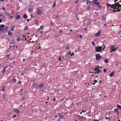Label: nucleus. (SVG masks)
<instances>
[{"label":"nucleus","instance_id":"nucleus-1","mask_svg":"<svg viewBox=\"0 0 121 121\" xmlns=\"http://www.w3.org/2000/svg\"><path fill=\"white\" fill-rule=\"evenodd\" d=\"M112 7L114 9L116 10H115V11L119 12L121 9V5L119 4V2L115 3L114 5L113 4Z\"/></svg>","mask_w":121,"mask_h":121},{"label":"nucleus","instance_id":"nucleus-2","mask_svg":"<svg viewBox=\"0 0 121 121\" xmlns=\"http://www.w3.org/2000/svg\"><path fill=\"white\" fill-rule=\"evenodd\" d=\"M93 4H92V5L95 4L96 5L98 6L100 9H101V5H100V3L97 2V0H93L92 1Z\"/></svg>","mask_w":121,"mask_h":121},{"label":"nucleus","instance_id":"nucleus-3","mask_svg":"<svg viewBox=\"0 0 121 121\" xmlns=\"http://www.w3.org/2000/svg\"><path fill=\"white\" fill-rule=\"evenodd\" d=\"M100 68V69H101V67L98 66L97 67H95L94 69V70L95 72H94V73H99L100 72V70L99 69Z\"/></svg>","mask_w":121,"mask_h":121},{"label":"nucleus","instance_id":"nucleus-4","mask_svg":"<svg viewBox=\"0 0 121 121\" xmlns=\"http://www.w3.org/2000/svg\"><path fill=\"white\" fill-rule=\"evenodd\" d=\"M102 57V56H101L99 53H97L96 55V58L97 60H99Z\"/></svg>","mask_w":121,"mask_h":121},{"label":"nucleus","instance_id":"nucleus-5","mask_svg":"<svg viewBox=\"0 0 121 121\" xmlns=\"http://www.w3.org/2000/svg\"><path fill=\"white\" fill-rule=\"evenodd\" d=\"M37 14L38 15H41L42 12V10L37 9Z\"/></svg>","mask_w":121,"mask_h":121},{"label":"nucleus","instance_id":"nucleus-6","mask_svg":"<svg viewBox=\"0 0 121 121\" xmlns=\"http://www.w3.org/2000/svg\"><path fill=\"white\" fill-rule=\"evenodd\" d=\"M111 49L114 52L115 51L117 50V48H115L114 46H111Z\"/></svg>","mask_w":121,"mask_h":121},{"label":"nucleus","instance_id":"nucleus-7","mask_svg":"<svg viewBox=\"0 0 121 121\" xmlns=\"http://www.w3.org/2000/svg\"><path fill=\"white\" fill-rule=\"evenodd\" d=\"M44 84L43 83H41L40 84H39L37 85V87L39 88H42L44 86Z\"/></svg>","mask_w":121,"mask_h":121},{"label":"nucleus","instance_id":"nucleus-8","mask_svg":"<svg viewBox=\"0 0 121 121\" xmlns=\"http://www.w3.org/2000/svg\"><path fill=\"white\" fill-rule=\"evenodd\" d=\"M4 27V25H0V31L1 32H2L3 31V30H4V29L3 28Z\"/></svg>","mask_w":121,"mask_h":121},{"label":"nucleus","instance_id":"nucleus-9","mask_svg":"<svg viewBox=\"0 0 121 121\" xmlns=\"http://www.w3.org/2000/svg\"><path fill=\"white\" fill-rule=\"evenodd\" d=\"M95 48L96 50V52H100L101 51H102L101 50L100 48L99 47V46H98L97 47H95Z\"/></svg>","mask_w":121,"mask_h":121},{"label":"nucleus","instance_id":"nucleus-10","mask_svg":"<svg viewBox=\"0 0 121 121\" xmlns=\"http://www.w3.org/2000/svg\"><path fill=\"white\" fill-rule=\"evenodd\" d=\"M13 110L15 112H16L17 114H18L19 113V110H18L17 109L15 108H13Z\"/></svg>","mask_w":121,"mask_h":121},{"label":"nucleus","instance_id":"nucleus-11","mask_svg":"<svg viewBox=\"0 0 121 121\" xmlns=\"http://www.w3.org/2000/svg\"><path fill=\"white\" fill-rule=\"evenodd\" d=\"M102 20L103 21H105L106 18L103 15L101 16Z\"/></svg>","mask_w":121,"mask_h":121},{"label":"nucleus","instance_id":"nucleus-12","mask_svg":"<svg viewBox=\"0 0 121 121\" xmlns=\"http://www.w3.org/2000/svg\"><path fill=\"white\" fill-rule=\"evenodd\" d=\"M93 20L91 19H89L88 20V23L89 24H91V23L92 21Z\"/></svg>","mask_w":121,"mask_h":121},{"label":"nucleus","instance_id":"nucleus-13","mask_svg":"<svg viewBox=\"0 0 121 121\" xmlns=\"http://www.w3.org/2000/svg\"><path fill=\"white\" fill-rule=\"evenodd\" d=\"M100 31H99L98 32L95 33V35L96 36H98L100 35Z\"/></svg>","mask_w":121,"mask_h":121},{"label":"nucleus","instance_id":"nucleus-14","mask_svg":"<svg viewBox=\"0 0 121 121\" xmlns=\"http://www.w3.org/2000/svg\"><path fill=\"white\" fill-rule=\"evenodd\" d=\"M113 5V4L111 5V4L107 3V6H108V7L110 6L111 8H112L113 7H112V5Z\"/></svg>","mask_w":121,"mask_h":121},{"label":"nucleus","instance_id":"nucleus-15","mask_svg":"<svg viewBox=\"0 0 121 121\" xmlns=\"http://www.w3.org/2000/svg\"><path fill=\"white\" fill-rule=\"evenodd\" d=\"M20 16L18 15H17L15 17V19H18L20 18Z\"/></svg>","mask_w":121,"mask_h":121},{"label":"nucleus","instance_id":"nucleus-16","mask_svg":"<svg viewBox=\"0 0 121 121\" xmlns=\"http://www.w3.org/2000/svg\"><path fill=\"white\" fill-rule=\"evenodd\" d=\"M92 3V2L91 1H88L86 3V4L88 5H89L90 4V3Z\"/></svg>","mask_w":121,"mask_h":121},{"label":"nucleus","instance_id":"nucleus-17","mask_svg":"<svg viewBox=\"0 0 121 121\" xmlns=\"http://www.w3.org/2000/svg\"><path fill=\"white\" fill-rule=\"evenodd\" d=\"M23 17L25 19H26L27 17V16L26 14H24L23 16Z\"/></svg>","mask_w":121,"mask_h":121},{"label":"nucleus","instance_id":"nucleus-18","mask_svg":"<svg viewBox=\"0 0 121 121\" xmlns=\"http://www.w3.org/2000/svg\"><path fill=\"white\" fill-rule=\"evenodd\" d=\"M114 72H113L111 73L109 76L110 77H111L113 75L114 73Z\"/></svg>","mask_w":121,"mask_h":121},{"label":"nucleus","instance_id":"nucleus-19","mask_svg":"<svg viewBox=\"0 0 121 121\" xmlns=\"http://www.w3.org/2000/svg\"><path fill=\"white\" fill-rule=\"evenodd\" d=\"M104 62L106 63H107L108 62V58H106L105 59L104 61Z\"/></svg>","mask_w":121,"mask_h":121},{"label":"nucleus","instance_id":"nucleus-20","mask_svg":"<svg viewBox=\"0 0 121 121\" xmlns=\"http://www.w3.org/2000/svg\"><path fill=\"white\" fill-rule=\"evenodd\" d=\"M118 108H115L114 109V111L115 112H117L118 113Z\"/></svg>","mask_w":121,"mask_h":121},{"label":"nucleus","instance_id":"nucleus-21","mask_svg":"<svg viewBox=\"0 0 121 121\" xmlns=\"http://www.w3.org/2000/svg\"><path fill=\"white\" fill-rule=\"evenodd\" d=\"M6 15L7 16H9L11 15V14L10 13H9L8 12H7L6 13Z\"/></svg>","mask_w":121,"mask_h":121},{"label":"nucleus","instance_id":"nucleus-22","mask_svg":"<svg viewBox=\"0 0 121 121\" xmlns=\"http://www.w3.org/2000/svg\"><path fill=\"white\" fill-rule=\"evenodd\" d=\"M28 29V28L27 26H26L24 29V30H27Z\"/></svg>","mask_w":121,"mask_h":121},{"label":"nucleus","instance_id":"nucleus-23","mask_svg":"<svg viewBox=\"0 0 121 121\" xmlns=\"http://www.w3.org/2000/svg\"><path fill=\"white\" fill-rule=\"evenodd\" d=\"M5 68H3V70L2 71H1V73H4L5 72Z\"/></svg>","mask_w":121,"mask_h":121},{"label":"nucleus","instance_id":"nucleus-24","mask_svg":"<svg viewBox=\"0 0 121 121\" xmlns=\"http://www.w3.org/2000/svg\"><path fill=\"white\" fill-rule=\"evenodd\" d=\"M15 27L14 26H13L11 27V31H13L14 30L13 28Z\"/></svg>","mask_w":121,"mask_h":121},{"label":"nucleus","instance_id":"nucleus-25","mask_svg":"<svg viewBox=\"0 0 121 121\" xmlns=\"http://www.w3.org/2000/svg\"><path fill=\"white\" fill-rule=\"evenodd\" d=\"M70 48V47L69 46H66L65 47V48L66 49L69 50Z\"/></svg>","mask_w":121,"mask_h":121},{"label":"nucleus","instance_id":"nucleus-26","mask_svg":"<svg viewBox=\"0 0 121 121\" xmlns=\"http://www.w3.org/2000/svg\"><path fill=\"white\" fill-rule=\"evenodd\" d=\"M64 117V116L61 115H59V117L61 119H62L63 118V117Z\"/></svg>","mask_w":121,"mask_h":121},{"label":"nucleus","instance_id":"nucleus-27","mask_svg":"<svg viewBox=\"0 0 121 121\" xmlns=\"http://www.w3.org/2000/svg\"><path fill=\"white\" fill-rule=\"evenodd\" d=\"M12 33L10 31H9L8 34L9 35H11L12 34Z\"/></svg>","mask_w":121,"mask_h":121},{"label":"nucleus","instance_id":"nucleus-28","mask_svg":"<svg viewBox=\"0 0 121 121\" xmlns=\"http://www.w3.org/2000/svg\"><path fill=\"white\" fill-rule=\"evenodd\" d=\"M99 47L100 48V49L101 51H103L104 50L103 47L102 46H99Z\"/></svg>","mask_w":121,"mask_h":121},{"label":"nucleus","instance_id":"nucleus-29","mask_svg":"<svg viewBox=\"0 0 121 121\" xmlns=\"http://www.w3.org/2000/svg\"><path fill=\"white\" fill-rule=\"evenodd\" d=\"M16 81V80L15 79H13V82H15Z\"/></svg>","mask_w":121,"mask_h":121},{"label":"nucleus","instance_id":"nucleus-30","mask_svg":"<svg viewBox=\"0 0 121 121\" xmlns=\"http://www.w3.org/2000/svg\"><path fill=\"white\" fill-rule=\"evenodd\" d=\"M117 107L120 109H121V106L119 105H117Z\"/></svg>","mask_w":121,"mask_h":121},{"label":"nucleus","instance_id":"nucleus-31","mask_svg":"<svg viewBox=\"0 0 121 121\" xmlns=\"http://www.w3.org/2000/svg\"><path fill=\"white\" fill-rule=\"evenodd\" d=\"M32 10V9L31 8L29 9H28L29 11V12H31V11Z\"/></svg>","mask_w":121,"mask_h":121},{"label":"nucleus","instance_id":"nucleus-32","mask_svg":"<svg viewBox=\"0 0 121 121\" xmlns=\"http://www.w3.org/2000/svg\"><path fill=\"white\" fill-rule=\"evenodd\" d=\"M56 1H55V2H54V4H53V7H55V6H56Z\"/></svg>","mask_w":121,"mask_h":121},{"label":"nucleus","instance_id":"nucleus-33","mask_svg":"<svg viewBox=\"0 0 121 121\" xmlns=\"http://www.w3.org/2000/svg\"><path fill=\"white\" fill-rule=\"evenodd\" d=\"M20 40V38H17V41H18Z\"/></svg>","mask_w":121,"mask_h":121},{"label":"nucleus","instance_id":"nucleus-34","mask_svg":"<svg viewBox=\"0 0 121 121\" xmlns=\"http://www.w3.org/2000/svg\"><path fill=\"white\" fill-rule=\"evenodd\" d=\"M60 17V16L59 15H57L56 16V18H57V19L59 20V19L58 18V17Z\"/></svg>","mask_w":121,"mask_h":121},{"label":"nucleus","instance_id":"nucleus-35","mask_svg":"<svg viewBox=\"0 0 121 121\" xmlns=\"http://www.w3.org/2000/svg\"><path fill=\"white\" fill-rule=\"evenodd\" d=\"M103 71L104 72L106 73L107 71V69H104Z\"/></svg>","mask_w":121,"mask_h":121},{"label":"nucleus","instance_id":"nucleus-36","mask_svg":"<svg viewBox=\"0 0 121 121\" xmlns=\"http://www.w3.org/2000/svg\"><path fill=\"white\" fill-rule=\"evenodd\" d=\"M58 60L60 61L61 60V56H60L59 57V59H58Z\"/></svg>","mask_w":121,"mask_h":121},{"label":"nucleus","instance_id":"nucleus-37","mask_svg":"<svg viewBox=\"0 0 121 121\" xmlns=\"http://www.w3.org/2000/svg\"><path fill=\"white\" fill-rule=\"evenodd\" d=\"M76 18L78 20H79V17L77 16H77H76Z\"/></svg>","mask_w":121,"mask_h":121},{"label":"nucleus","instance_id":"nucleus-38","mask_svg":"<svg viewBox=\"0 0 121 121\" xmlns=\"http://www.w3.org/2000/svg\"><path fill=\"white\" fill-rule=\"evenodd\" d=\"M90 6H88L87 7V9L88 10H89L90 9Z\"/></svg>","mask_w":121,"mask_h":121},{"label":"nucleus","instance_id":"nucleus-39","mask_svg":"<svg viewBox=\"0 0 121 121\" xmlns=\"http://www.w3.org/2000/svg\"><path fill=\"white\" fill-rule=\"evenodd\" d=\"M5 29H6V31H7L8 30V27L7 26H6L5 27Z\"/></svg>","mask_w":121,"mask_h":121},{"label":"nucleus","instance_id":"nucleus-40","mask_svg":"<svg viewBox=\"0 0 121 121\" xmlns=\"http://www.w3.org/2000/svg\"><path fill=\"white\" fill-rule=\"evenodd\" d=\"M4 87H3L2 88V89L1 90H3V91H4Z\"/></svg>","mask_w":121,"mask_h":121},{"label":"nucleus","instance_id":"nucleus-41","mask_svg":"<svg viewBox=\"0 0 121 121\" xmlns=\"http://www.w3.org/2000/svg\"><path fill=\"white\" fill-rule=\"evenodd\" d=\"M13 16H11L9 18L10 19H11L13 17Z\"/></svg>","mask_w":121,"mask_h":121},{"label":"nucleus","instance_id":"nucleus-42","mask_svg":"<svg viewBox=\"0 0 121 121\" xmlns=\"http://www.w3.org/2000/svg\"><path fill=\"white\" fill-rule=\"evenodd\" d=\"M92 43L93 45H95V43L94 41H93L92 42Z\"/></svg>","mask_w":121,"mask_h":121},{"label":"nucleus","instance_id":"nucleus-43","mask_svg":"<svg viewBox=\"0 0 121 121\" xmlns=\"http://www.w3.org/2000/svg\"><path fill=\"white\" fill-rule=\"evenodd\" d=\"M54 24V23L52 22H51V25H53Z\"/></svg>","mask_w":121,"mask_h":121},{"label":"nucleus","instance_id":"nucleus-44","mask_svg":"<svg viewBox=\"0 0 121 121\" xmlns=\"http://www.w3.org/2000/svg\"><path fill=\"white\" fill-rule=\"evenodd\" d=\"M86 110H83L82 111V112H86Z\"/></svg>","mask_w":121,"mask_h":121},{"label":"nucleus","instance_id":"nucleus-45","mask_svg":"<svg viewBox=\"0 0 121 121\" xmlns=\"http://www.w3.org/2000/svg\"><path fill=\"white\" fill-rule=\"evenodd\" d=\"M43 25L41 26L40 27L42 29H43Z\"/></svg>","mask_w":121,"mask_h":121},{"label":"nucleus","instance_id":"nucleus-46","mask_svg":"<svg viewBox=\"0 0 121 121\" xmlns=\"http://www.w3.org/2000/svg\"><path fill=\"white\" fill-rule=\"evenodd\" d=\"M7 67H8V65H6V66H5V67H4L3 68H5V69H6L7 68Z\"/></svg>","mask_w":121,"mask_h":121},{"label":"nucleus","instance_id":"nucleus-47","mask_svg":"<svg viewBox=\"0 0 121 121\" xmlns=\"http://www.w3.org/2000/svg\"><path fill=\"white\" fill-rule=\"evenodd\" d=\"M25 98L23 97L22 98V101L23 100L25 99Z\"/></svg>","mask_w":121,"mask_h":121},{"label":"nucleus","instance_id":"nucleus-48","mask_svg":"<svg viewBox=\"0 0 121 121\" xmlns=\"http://www.w3.org/2000/svg\"><path fill=\"white\" fill-rule=\"evenodd\" d=\"M97 82V81L96 80H95L94 81V82L95 83H96Z\"/></svg>","mask_w":121,"mask_h":121},{"label":"nucleus","instance_id":"nucleus-49","mask_svg":"<svg viewBox=\"0 0 121 121\" xmlns=\"http://www.w3.org/2000/svg\"><path fill=\"white\" fill-rule=\"evenodd\" d=\"M62 32H63L61 30H60L59 31V32H60V33H62Z\"/></svg>","mask_w":121,"mask_h":121},{"label":"nucleus","instance_id":"nucleus-50","mask_svg":"<svg viewBox=\"0 0 121 121\" xmlns=\"http://www.w3.org/2000/svg\"><path fill=\"white\" fill-rule=\"evenodd\" d=\"M21 75L22 76L23 75L24 73L23 72H22L21 73Z\"/></svg>","mask_w":121,"mask_h":121},{"label":"nucleus","instance_id":"nucleus-51","mask_svg":"<svg viewBox=\"0 0 121 121\" xmlns=\"http://www.w3.org/2000/svg\"><path fill=\"white\" fill-rule=\"evenodd\" d=\"M16 116V115H15L13 116V117L14 118Z\"/></svg>","mask_w":121,"mask_h":121},{"label":"nucleus","instance_id":"nucleus-52","mask_svg":"<svg viewBox=\"0 0 121 121\" xmlns=\"http://www.w3.org/2000/svg\"><path fill=\"white\" fill-rule=\"evenodd\" d=\"M41 30V29L40 28H39L38 29V31L39 32V30Z\"/></svg>","mask_w":121,"mask_h":121},{"label":"nucleus","instance_id":"nucleus-53","mask_svg":"<svg viewBox=\"0 0 121 121\" xmlns=\"http://www.w3.org/2000/svg\"><path fill=\"white\" fill-rule=\"evenodd\" d=\"M26 36V35H23L22 36L23 38H24L25 37V36Z\"/></svg>","mask_w":121,"mask_h":121},{"label":"nucleus","instance_id":"nucleus-54","mask_svg":"<svg viewBox=\"0 0 121 121\" xmlns=\"http://www.w3.org/2000/svg\"><path fill=\"white\" fill-rule=\"evenodd\" d=\"M103 46H104V47H103L104 49L105 48V45H104Z\"/></svg>","mask_w":121,"mask_h":121},{"label":"nucleus","instance_id":"nucleus-55","mask_svg":"<svg viewBox=\"0 0 121 121\" xmlns=\"http://www.w3.org/2000/svg\"><path fill=\"white\" fill-rule=\"evenodd\" d=\"M74 52H73V53H72V55H70V56H72V55H74Z\"/></svg>","mask_w":121,"mask_h":121},{"label":"nucleus","instance_id":"nucleus-56","mask_svg":"<svg viewBox=\"0 0 121 121\" xmlns=\"http://www.w3.org/2000/svg\"><path fill=\"white\" fill-rule=\"evenodd\" d=\"M99 120H95L94 121H99Z\"/></svg>","mask_w":121,"mask_h":121},{"label":"nucleus","instance_id":"nucleus-57","mask_svg":"<svg viewBox=\"0 0 121 121\" xmlns=\"http://www.w3.org/2000/svg\"><path fill=\"white\" fill-rule=\"evenodd\" d=\"M40 32L41 34H43V32L42 31H40Z\"/></svg>","mask_w":121,"mask_h":121},{"label":"nucleus","instance_id":"nucleus-58","mask_svg":"<svg viewBox=\"0 0 121 121\" xmlns=\"http://www.w3.org/2000/svg\"><path fill=\"white\" fill-rule=\"evenodd\" d=\"M18 83H19L20 84H21V82L20 81H19Z\"/></svg>","mask_w":121,"mask_h":121},{"label":"nucleus","instance_id":"nucleus-59","mask_svg":"<svg viewBox=\"0 0 121 121\" xmlns=\"http://www.w3.org/2000/svg\"><path fill=\"white\" fill-rule=\"evenodd\" d=\"M27 21L28 22H29L30 21V20L29 19H27Z\"/></svg>","mask_w":121,"mask_h":121},{"label":"nucleus","instance_id":"nucleus-60","mask_svg":"<svg viewBox=\"0 0 121 121\" xmlns=\"http://www.w3.org/2000/svg\"><path fill=\"white\" fill-rule=\"evenodd\" d=\"M82 35H80V38H82Z\"/></svg>","mask_w":121,"mask_h":121},{"label":"nucleus","instance_id":"nucleus-61","mask_svg":"<svg viewBox=\"0 0 121 121\" xmlns=\"http://www.w3.org/2000/svg\"><path fill=\"white\" fill-rule=\"evenodd\" d=\"M58 117V116L57 115H56L55 116V118H57Z\"/></svg>","mask_w":121,"mask_h":121},{"label":"nucleus","instance_id":"nucleus-62","mask_svg":"<svg viewBox=\"0 0 121 121\" xmlns=\"http://www.w3.org/2000/svg\"><path fill=\"white\" fill-rule=\"evenodd\" d=\"M78 0H77V1H76V3H78Z\"/></svg>","mask_w":121,"mask_h":121},{"label":"nucleus","instance_id":"nucleus-63","mask_svg":"<svg viewBox=\"0 0 121 121\" xmlns=\"http://www.w3.org/2000/svg\"><path fill=\"white\" fill-rule=\"evenodd\" d=\"M2 22V20L1 19H0V23Z\"/></svg>","mask_w":121,"mask_h":121},{"label":"nucleus","instance_id":"nucleus-64","mask_svg":"<svg viewBox=\"0 0 121 121\" xmlns=\"http://www.w3.org/2000/svg\"><path fill=\"white\" fill-rule=\"evenodd\" d=\"M9 56V54H8L6 55V56L7 57H8Z\"/></svg>","mask_w":121,"mask_h":121}]
</instances>
